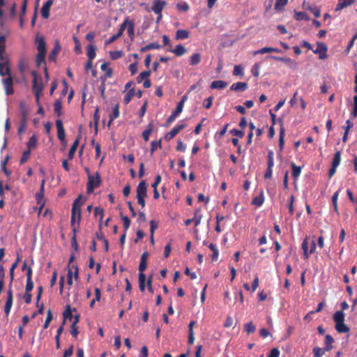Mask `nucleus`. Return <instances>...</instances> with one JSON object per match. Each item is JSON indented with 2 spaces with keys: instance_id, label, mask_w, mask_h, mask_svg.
Returning a JSON list of instances; mask_svg holds the SVG:
<instances>
[{
  "instance_id": "1",
  "label": "nucleus",
  "mask_w": 357,
  "mask_h": 357,
  "mask_svg": "<svg viewBox=\"0 0 357 357\" xmlns=\"http://www.w3.org/2000/svg\"><path fill=\"white\" fill-rule=\"evenodd\" d=\"M342 310L336 311L333 314V321L335 323V328L340 333H348L349 328L344 324L345 314L343 310L349 308L346 301L341 303Z\"/></svg>"
},
{
  "instance_id": "2",
  "label": "nucleus",
  "mask_w": 357,
  "mask_h": 357,
  "mask_svg": "<svg viewBox=\"0 0 357 357\" xmlns=\"http://www.w3.org/2000/svg\"><path fill=\"white\" fill-rule=\"evenodd\" d=\"M82 195H79L73 202L72 209H71V217H70V225L73 227L76 222V218H77V222H79L81 220V206L84 204L82 200Z\"/></svg>"
},
{
  "instance_id": "3",
  "label": "nucleus",
  "mask_w": 357,
  "mask_h": 357,
  "mask_svg": "<svg viewBox=\"0 0 357 357\" xmlns=\"http://www.w3.org/2000/svg\"><path fill=\"white\" fill-rule=\"evenodd\" d=\"M101 183V178L100 174L97 172L96 176L94 177L91 174L88 176V182L86 185V192L88 194H91L93 192L94 189L99 187Z\"/></svg>"
},
{
  "instance_id": "4",
  "label": "nucleus",
  "mask_w": 357,
  "mask_h": 357,
  "mask_svg": "<svg viewBox=\"0 0 357 357\" xmlns=\"http://www.w3.org/2000/svg\"><path fill=\"white\" fill-rule=\"evenodd\" d=\"M31 74L33 77V91H43L44 86L42 77L34 70H32Z\"/></svg>"
},
{
  "instance_id": "5",
  "label": "nucleus",
  "mask_w": 357,
  "mask_h": 357,
  "mask_svg": "<svg viewBox=\"0 0 357 357\" xmlns=\"http://www.w3.org/2000/svg\"><path fill=\"white\" fill-rule=\"evenodd\" d=\"M183 109V102H178L176 105V109L172 112L171 115L166 121L165 126L167 127L169 126L170 124L175 121L179 114L182 112Z\"/></svg>"
},
{
  "instance_id": "6",
  "label": "nucleus",
  "mask_w": 357,
  "mask_h": 357,
  "mask_svg": "<svg viewBox=\"0 0 357 357\" xmlns=\"http://www.w3.org/2000/svg\"><path fill=\"white\" fill-rule=\"evenodd\" d=\"M269 59H273L277 61H282L289 68L296 70L297 68V63L289 57H280L276 56H268Z\"/></svg>"
},
{
  "instance_id": "7",
  "label": "nucleus",
  "mask_w": 357,
  "mask_h": 357,
  "mask_svg": "<svg viewBox=\"0 0 357 357\" xmlns=\"http://www.w3.org/2000/svg\"><path fill=\"white\" fill-rule=\"evenodd\" d=\"M2 84L5 90V93L7 96L13 94V80L11 75L8 76L6 78L2 79Z\"/></svg>"
},
{
  "instance_id": "8",
  "label": "nucleus",
  "mask_w": 357,
  "mask_h": 357,
  "mask_svg": "<svg viewBox=\"0 0 357 357\" xmlns=\"http://www.w3.org/2000/svg\"><path fill=\"white\" fill-rule=\"evenodd\" d=\"M45 184V180L43 179L41 181V183H40V190L36 194V199L37 200V204L40 205L39 212L41 211L43 206H45V201L43 199Z\"/></svg>"
},
{
  "instance_id": "9",
  "label": "nucleus",
  "mask_w": 357,
  "mask_h": 357,
  "mask_svg": "<svg viewBox=\"0 0 357 357\" xmlns=\"http://www.w3.org/2000/svg\"><path fill=\"white\" fill-rule=\"evenodd\" d=\"M13 290L11 286L9 287V289L7 291V298L4 306V312L6 317H8L10 310L13 305Z\"/></svg>"
},
{
  "instance_id": "10",
  "label": "nucleus",
  "mask_w": 357,
  "mask_h": 357,
  "mask_svg": "<svg viewBox=\"0 0 357 357\" xmlns=\"http://www.w3.org/2000/svg\"><path fill=\"white\" fill-rule=\"evenodd\" d=\"M317 47L313 50L314 54H319V58L321 60L326 59L327 58L326 52L328 50V47L324 43L317 42Z\"/></svg>"
},
{
  "instance_id": "11",
  "label": "nucleus",
  "mask_w": 357,
  "mask_h": 357,
  "mask_svg": "<svg viewBox=\"0 0 357 357\" xmlns=\"http://www.w3.org/2000/svg\"><path fill=\"white\" fill-rule=\"evenodd\" d=\"M185 123H178L176 126H174L169 132H167L165 139L167 141H169L173 139L181 130H182L185 127Z\"/></svg>"
},
{
  "instance_id": "12",
  "label": "nucleus",
  "mask_w": 357,
  "mask_h": 357,
  "mask_svg": "<svg viewBox=\"0 0 357 357\" xmlns=\"http://www.w3.org/2000/svg\"><path fill=\"white\" fill-rule=\"evenodd\" d=\"M56 127L57 129L58 139L62 142L66 144V132L63 126V122L61 119L56 121Z\"/></svg>"
},
{
  "instance_id": "13",
  "label": "nucleus",
  "mask_w": 357,
  "mask_h": 357,
  "mask_svg": "<svg viewBox=\"0 0 357 357\" xmlns=\"http://www.w3.org/2000/svg\"><path fill=\"white\" fill-rule=\"evenodd\" d=\"M167 3L162 0H155L151 7V10L156 15H160Z\"/></svg>"
},
{
  "instance_id": "14",
  "label": "nucleus",
  "mask_w": 357,
  "mask_h": 357,
  "mask_svg": "<svg viewBox=\"0 0 357 357\" xmlns=\"http://www.w3.org/2000/svg\"><path fill=\"white\" fill-rule=\"evenodd\" d=\"M35 43L38 52H46V43L43 36L37 35Z\"/></svg>"
},
{
  "instance_id": "15",
  "label": "nucleus",
  "mask_w": 357,
  "mask_h": 357,
  "mask_svg": "<svg viewBox=\"0 0 357 357\" xmlns=\"http://www.w3.org/2000/svg\"><path fill=\"white\" fill-rule=\"evenodd\" d=\"M310 245V240L308 237H306L303 239L301 243V248L303 251V256L304 259L307 260L310 257V250H308Z\"/></svg>"
},
{
  "instance_id": "16",
  "label": "nucleus",
  "mask_w": 357,
  "mask_h": 357,
  "mask_svg": "<svg viewBox=\"0 0 357 357\" xmlns=\"http://www.w3.org/2000/svg\"><path fill=\"white\" fill-rule=\"evenodd\" d=\"M0 75L1 76H10L11 75L9 61L0 62Z\"/></svg>"
},
{
  "instance_id": "17",
  "label": "nucleus",
  "mask_w": 357,
  "mask_h": 357,
  "mask_svg": "<svg viewBox=\"0 0 357 357\" xmlns=\"http://www.w3.org/2000/svg\"><path fill=\"white\" fill-rule=\"evenodd\" d=\"M18 70L22 77L24 76V73L29 67V64L25 58L21 57L17 63Z\"/></svg>"
},
{
  "instance_id": "18",
  "label": "nucleus",
  "mask_w": 357,
  "mask_h": 357,
  "mask_svg": "<svg viewBox=\"0 0 357 357\" xmlns=\"http://www.w3.org/2000/svg\"><path fill=\"white\" fill-rule=\"evenodd\" d=\"M52 0H47L41 8V15L44 19H47L50 17V10L52 5Z\"/></svg>"
},
{
  "instance_id": "19",
  "label": "nucleus",
  "mask_w": 357,
  "mask_h": 357,
  "mask_svg": "<svg viewBox=\"0 0 357 357\" xmlns=\"http://www.w3.org/2000/svg\"><path fill=\"white\" fill-rule=\"evenodd\" d=\"M137 196H147V186L145 181H142L137 187Z\"/></svg>"
},
{
  "instance_id": "20",
  "label": "nucleus",
  "mask_w": 357,
  "mask_h": 357,
  "mask_svg": "<svg viewBox=\"0 0 357 357\" xmlns=\"http://www.w3.org/2000/svg\"><path fill=\"white\" fill-rule=\"evenodd\" d=\"M281 123L280 128V136H279V149L280 152H282L284 144V136H285V129L283 126V122L282 120L280 121Z\"/></svg>"
},
{
  "instance_id": "21",
  "label": "nucleus",
  "mask_w": 357,
  "mask_h": 357,
  "mask_svg": "<svg viewBox=\"0 0 357 357\" xmlns=\"http://www.w3.org/2000/svg\"><path fill=\"white\" fill-rule=\"evenodd\" d=\"M248 86L246 82H238L234 83L230 86V90L235 91H244L248 89Z\"/></svg>"
},
{
  "instance_id": "22",
  "label": "nucleus",
  "mask_w": 357,
  "mask_h": 357,
  "mask_svg": "<svg viewBox=\"0 0 357 357\" xmlns=\"http://www.w3.org/2000/svg\"><path fill=\"white\" fill-rule=\"evenodd\" d=\"M61 50V47L59 45V42L57 41L55 43V45L51 52L50 53L48 56V59L50 61H55L57 54H59V51Z\"/></svg>"
},
{
  "instance_id": "23",
  "label": "nucleus",
  "mask_w": 357,
  "mask_h": 357,
  "mask_svg": "<svg viewBox=\"0 0 357 357\" xmlns=\"http://www.w3.org/2000/svg\"><path fill=\"white\" fill-rule=\"evenodd\" d=\"M356 0H338V3L335 7V11H339L345 7L352 5Z\"/></svg>"
},
{
  "instance_id": "24",
  "label": "nucleus",
  "mask_w": 357,
  "mask_h": 357,
  "mask_svg": "<svg viewBox=\"0 0 357 357\" xmlns=\"http://www.w3.org/2000/svg\"><path fill=\"white\" fill-rule=\"evenodd\" d=\"M228 84L227 82L223 80H215L213 81L210 85L211 89H223L227 86Z\"/></svg>"
},
{
  "instance_id": "25",
  "label": "nucleus",
  "mask_w": 357,
  "mask_h": 357,
  "mask_svg": "<svg viewBox=\"0 0 357 357\" xmlns=\"http://www.w3.org/2000/svg\"><path fill=\"white\" fill-rule=\"evenodd\" d=\"M120 112H119V104H116L112 111V113L109 115V120L107 123V126L109 127L112 124V121L117 119L119 116Z\"/></svg>"
},
{
  "instance_id": "26",
  "label": "nucleus",
  "mask_w": 357,
  "mask_h": 357,
  "mask_svg": "<svg viewBox=\"0 0 357 357\" xmlns=\"http://www.w3.org/2000/svg\"><path fill=\"white\" fill-rule=\"evenodd\" d=\"M6 36L0 33V61L4 59L3 54L6 50Z\"/></svg>"
},
{
  "instance_id": "27",
  "label": "nucleus",
  "mask_w": 357,
  "mask_h": 357,
  "mask_svg": "<svg viewBox=\"0 0 357 357\" xmlns=\"http://www.w3.org/2000/svg\"><path fill=\"white\" fill-rule=\"evenodd\" d=\"M38 142V137L36 135H33L26 143L28 150L31 151L36 148Z\"/></svg>"
},
{
  "instance_id": "28",
  "label": "nucleus",
  "mask_w": 357,
  "mask_h": 357,
  "mask_svg": "<svg viewBox=\"0 0 357 357\" xmlns=\"http://www.w3.org/2000/svg\"><path fill=\"white\" fill-rule=\"evenodd\" d=\"M19 109L21 115V119L28 120L29 111L26 106V104L24 102H20Z\"/></svg>"
},
{
  "instance_id": "29",
  "label": "nucleus",
  "mask_w": 357,
  "mask_h": 357,
  "mask_svg": "<svg viewBox=\"0 0 357 357\" xmlns=\"http://www.w3.org/2000/svg\"><path fill=\"white\" fill-rule=\"evenodd\" d=\"M177 56H181L186 52V49L182 45H177L174 50H169Z\"/></svg>"
},
{
  "instance_id": "30",
  "label": "nucleus",
  "mask_w": 357,
  "mask_h": 357,
  "mask_svg": "<svg viewBox=\"0 0 357 357\" xmlns=\"http://www.w3.org/2000/svg\"><path fill=\"white\" fill-rule=\"evenodd\" d=\"M190 36V32L185 29H178L176 33V40L187 39Z\"/></svg>"
},
{
  "instance_id": "31",
  "label": "nucleus",
  "mask_w": 357,
  "mask_h": 357,
  "mask_svg": "<svg viewBox=\"0 0 357 357\" xmlns=\"http://www.w3.org/2000/svg\"><path fill=\"white\" fill-rule=\"evenodd\" d=\"M201 61V54L198 52L193 53L189 57V63L191 66H196Z\"/></svg>"
},
{
  "instance_id": "32",
  "label": "nucleus",
  "mask_w": 357,
  "mask_h": 357,
  "mask_svg": "<svg viewBox=\"0 0 357 357\" xmlns=\"http://www.w3.org/2000/svg\"><path fill=\"white\" fill-rule=\"evenodd\" d=\"M333 342H334L333 337L329 334L326 335L324 344H325V350L326 351H328L332 349V348H333L332 344Z\"/></svg>"
},
{
  "instance_id": "33",
  "label": "nucleus",
  "mask_w": 357,
  "mask_h": 357,
  "mask_svg": "<svg viewBox=\"0 0 357 357\" xmlns=\"http://www.w3.org/2000/svg\"><path fill=\"white\" fill-rule=\"evenodd\" d=\"M79 139L77 138L74 141L73 144H72V146H71V147H70V149L69 150L68 155V158L70 160H72L74 158L75 151H76V150H77V149L78 147V145H79Z\"/></svg>"
},
{
  "instance_id": "34",
  "label": "nucleus",
  "mask_w": 357,
  "mask_h": 357,
  "mask_svg": "<svg viewBox=\"0 0 357 357\" xmlns=\"http://www.w3.org/2000/svg\"><path fill=\"white\" fill-rule=\"evenodd\" d=\"M153 129V123H150L148 124L147 128L142 132V137L145 142H148L149 139V135L152 132Z\"/></svg>"
},
{
  "instance_id": "35",
  "label": "nucleus",
  "mask_w": 357,
  "mask_h": 357,
  "mask_svg": "<svg viewBox=\"0 0 357 357\" xmlns=\"http://www.w3.org/2000/svg\"><path fill=\"white\" fill-rule=\"evenodd\" d=\"M202 215L201 213V208H198L195 210L194 212V217H193V221L195 222V226H198L202 220Z\"/></svg>"
},
{
  "instance_id": "36",
  "label": "nucleus",
  "mask_w": 357,
  "mask_h": 357,
  "mask_svg": "<svg viewBox=\"0 0 357 357\" xmlns=\"http://www.w3.org/2000/svg\"><path fill=\"white\" fill-rule=\"evenodd\" d=\"M294 18L298 21L310 20V17L305 12L294 11Z\"/></svg>"
},
{
  "instance_id": "37",
  "label": "nucleus",
  "mask_w": 357,
  "mask_h": 357,
  "mask_svg": "<svg viewBox=\"0 0 357 357\" xmlns=\"http://www.w3.org/2000/svg\"><path fill=\"white\" fill-rule=\"evenodd\" d=\"M291 167L292 169V172H291L292 177L294 179H296L300 176V174L301 173V167L297 166V165H296L295 163L292 162L291 164Z\"/></svg>"
},
{
  "instance_id": "38",
  "label": "nucleus",
  "mask_w": 357,
  "mask_h": 357,
  "mask_svg": "<svg viewBox=\"0 0 357 357\" xmlns=\"http://www.w3.org/2000/svg\"><path fill=\"white\" fill-rule=\"evenodd\" d=\"M303 7L310 11H311L316 17L321 16V10L319 8L313 7L311 6H305V2H303Z\"/></svg>"
},
{
  "instance_id": "39",
  "label": "nucleus",
  "mask_w": 357,
  "mask_h": 357,
  "mask_svg": "<svg viewBox=\"0 0 357 357\" xmlns=\"http://www.w3.org/2000/svg\"><path fill=\"white\" fill-rule=\"evenodd\" d=\"M45 55L46 52H38L36 58V64L38 67H40L42 63H45Z\"/></svg>"
},
{
  "instance_id": "40",
  "label": "nucleus",
  "mask_w": 357,
  "mask_h": 357,
  "mask_svg": "<svg viewBox=\"0 0 357 357\" xmlns=\"http://www.w3.org/2000/svg\"><path fill=\"white\" fill-rule=\"evenodd\" d=\"M88 59L93 60L96 56V48L92 45H89L86 47Z\"/></svg>"
},
{
  "instance_id": "41",
  "label": "nucleus",
  "mask_w": 357,
  "mask_h": 357,
  "mask_svg": "<svg viewBox=\"0 0 357 357\" xmlns=\"http://www.w3.org/2000/svg\"><path fill=\"white\" fill-rule=\"evenodd\" d=\"M72 309L70 305H68L65 309V310L63 312V325L65 324V321L66 319H73V314H72Z\"/></svg>"
},
{
  "instance_id": "42",
  "label": "nucleus",
  "mask_w": 357,
  "mask_h": 357,
  "mask_svg": "<svg viewBox=\"0 0 357 357\" xmlns=\"http://www.w3.org/2000/svg\"><path fill=\"white\" fill-rule=\"evenodd\" d=\"M151 70H146L140 73L139 75L136 77V80L137 83H141L144 79H148L151 75Z\"/></svg>"
},
{
  "instance_id": "43",
  "label": "nucleus",
  "mask_w": 357,
  "mask_h": 357,
  "mask_svg": "<svg viewBox=\"0 0 357 357\" xmlns=\"http://www.w3.org/2000/svg\"><path fill=\"white\" fill-rule=\"evenodd\" d=\"M208 248L212 251L213 253L211 255L212 261H216L219 255L216 245L211 243L208 245Z\"/></svg>"
},
{
  "instance_id": "44",
  "label": "nucleus",
  "mask_w": 357,
  "mask_h": 357,
  "mask_svg": "<svg viewBox=\"0 0 357 357\" xmlns=\"http://www.w3.org/2000/svg\"><path fill=\"white\" fill-rule=\"evenodd\" d=\"M288 0H276L274 8L277 11L281 12L283 10L284 6L287 4Z\"/></svg>"
},
{
  "instance_id": "45",
  "label": "nucleus",
  "mask_w": 357,
  "mask_h": 357,
  "mask_svg": "<svg viewBox=\"0 0 357 357\" xmlns=\"http://www.w3.org/2000/svg\"><path fill=\"white\" fill-rule=\"evenodd\" d=\"M62 104L60 100H56L54 103V111L57 116L61 115Z\"/></svg>"
},
{
  "instance_id": "46",
  "label": "nucleus",
  "mask_w": 357,
  "mask_h": 357,
  "mask_svg": "<svg viewBox=\"0 0 357 357\" xmlns=\"http://www.w3.org/2000/svg\"><path fill=\"white\" fill-rule=\"evenodd\" d=\"M135 89L132 87L128 90V93L124 96L123 102L126 105L128 104L132 98L135 96Z\"/></svg>"
},
{
  "instance_id": "47",
  "label": "nucleus",
  "mask_w": 357,
  "mask_h": 357,
  "mask_svg": "<svg viewBox=\"0 0 357 357\" xmlns=\"http://www.w3.org/2000/svg\"><path fill=\"white\" fill-rule=\"evenodd\" d=\"M94 215L99 218L100 223L102 224V219L104 218V210L100 207L94 208Z\"/></svg>"
},
{
  "instance_id": "48",
  "label": "nucleus",
  "mask_w": 357,
  "mask_h": 357,
  "mask_svg": "<svg viewBox=\"0 0 357 357\" xmlns=\"http://www.w3.org/2000/svg\"><path fill=\"white\" fill-rule=\"evenodd\" d=\"M268 167L267 168H270L273 169V167L274 166V153L273 151H269L268 152Z\"/></svg>"
},
{
  "instance_id": "49",
  "label": "nucleus",
  "mask_w": 357,
  "mask_h": 357,
  "mask_svg": "<svg viewBox=\"0 0 357 357\" xmlns=\"http://www.w3.org/2000/svg\"><path fill=\"white\" fill-rule=\"evenodd\" d=\"M341 160V151H337L334 155L332 165L338 167Z\"/></svg>"
},
{
  "instance_id": "50",
  "label": "nucleus",
  "mask_w": 357,
  "mask_h": 357,
  "mask_svg": "<svg viewBox=\"0 0 357 357\" xmlns=\"http://www.w3.org/2000/svg\"><path fill=\"white\" fill-rule=\"evenodd\" d=\"M264 202V197L261 194L260 196L255 197L252 199V204L257 206H261Z\"/></svg>"
},
{
  "instance_id": "51",
  "label": "nucleus",
  "mask_w": 357,
  "mask_h": 357,
  "mask_svg": "<svg viewBox=\"0 0 357 357\" xmlns=\"http://www.w3.org/2000/svg\"><path fill=\"white\" fill-rule=\"evenodd\" d=\"M127 33L131 40L134 38L135 36V22H130L129 26L127 27Z\"/></svg>"
},
{
  "instance_id": "52",
  "label": "nucleus",
  "mask_w": 357,
  "mask_h": 357,
  "mask_svg": "<svg viewBox=\"0 0 357 357\" xmlns=\"http://www.w3.org/2000/svg\"><path fill=\"white\" fill-rule=\"evenodd\" d=\"M325 351H326L325 348L323 349L319 347H315L313 349L314 357H321L324 354Z\"/></svg>"
},
{
  "instance_id": "53",
  "label": "nucleus",
  "mask_w": 357,
  "mask_h": 357,
  "mask_svg": "<svg viewBox=\"0 0 357 357\" xmlns=\"http://www.w3.org/2000/svg\"><path fill=\"white\" fill-rule=\"evenodd\" d=\"M244 329L245 331L248 333V334H251V333H253L255 330H256V327L255 326L252 324V321L249 322V323H247L245 324L244 326Z\"/></svg>"
},
{
  "instance_id": "54",
  "label": "nucleus",
  "mask_w": 357,
  "mask_h": 357,
  "mask_svg": "<svg viewBox=\"0 0 357 357\" xmlns=\"http://www.w3.org/2000/svg\"><path fill=\"white\" fill-rule=\"evenodd\" d=\"M158 147L159 148L161 147V139L152 141L151 143V149H150L151 154V155L153 154L155 149Z\"/></svg>"
},
{
  "instance_id": "55",
  "label": "nucleus",
  "mask_w": 357,
  "mask_h": 357,
  "mask_svg": "<svg viewBox=\"0 0 357 357\" xmlns=\"http://www.w3.org/2000/svg\"><path fill=\"white\" fill-rule=\"evenodd\" d=\"M176 8L181 12H186L190 9V6L187 2L178 3Z\"/></svg>"
},
{
  "instance_id": "56",
  "label": "nucleus",
  "mask_w": 357,
  "mask_h": 357,
  "mask_svg": "<svg viewBox=\"0 0 357 357\" xmlns=\"http://www.w3.org/2000/svg\"><path fill=\"white\" fill-rule=\"evenodd\" d=\"M109 55L112 59L116 60L119 58H121L123 56V52L121 50L111 51L109 52Z\"/></svg>"
},
{
  "instance_id": "57",
  "label": "nucleus",
  "mask_w": 357,
  "mask_h": 357,
  "mask_svg": "<svg viewBox=\"0 0 357 357\" xmlns=\"http://www.w3.org/2000/svg\"><path fill=\"white\" fill-rule=\"evenodd\" d=\"M26 123H27V119H21L20 126H19L18 130H17V132H18L19 135H20L21 134H22L24 132L26 126Z\"/></svg>"
},
{
  "instance_id": "58",
  "label": "nucleus",
  "mask_w": 357,
  "mask_h": 357,
  "mask_svg": "<svg viewBox=\"0 0 357 357\" xmlns=\"http://www.w3.org/2000/svg\"><path fill=\"white\" fill-rule=\"evenodd\" d=\"M52 311L51 310H48L47 312V317H46V319H45V324L43 325V328L44 329H46L47 328V327L49 326V324L50 323V321L52 320Z\"/></svg>"
},
{
  "instance_id": "59",
  "label": "nucleus",
  "mask_w": 357,
  "mask_h": 357,
  "mask_svg": "<svg viewBox=\"0 0 357 357\" xmlns=\"http://www.w3.org/2000/svg\"><path fill=\"white\" fill-rule=\"evenodd\" d=\"M272 50H273L272 47H265L261 48L258 50H256L254 52V55L262 54H265V53H271V52H272Z\"/></svg>"
},
{
  "instance_id": "60",
  "label": "nucleus",
  "mask_w": 357,
  "mask_h": 357,
  "mask_svg": "<svg viewBox=\"0 0 357 357\" xmlns=\"http://www.w3.org/2000/svg\"><path fill=\"white\" fill-rule=\"evenodd\" d=\"M100 119L99 107H96L95 112L93 114V122L96 123V132L98 131V126Z\"/></svg>"
},
{
  "instance_id": "61",
  "label": "nucleus",
  "mask_w": 357,
  "mask_h": 357,
  "mask_svg": "<svg viewBox=\"0 0 357 357\" xmlns=\"http://www.w3.org/2000/svg\"><path fill=\"white\" fill-rule=\"evenodd\" d=\"M121 218L123 221V227H124V230L126 232V231L129 229L130 227V219L128 218V217L127 216H125V215H121Z\"/></svg>"
},
{
  "instance_id": "62",
  "label": "nucleus",
  "mask_w": 357,
  "mask_h": 357,
  "mask_svg": "<svg viewBox=\"0 0 357 357\" xmlns=\"http://www.w3.org/2000/svg\"><path fill=\"white\" fill-rule=\"evenodd\" d=\"M233 75L236 76H243V70L241 66H235L233 70Z\"/></svg>"
},
{
  "instance_id": "63",
  "label": "nucleus",
  "mask_w": 357,
  "mask_h": 357,
  "mask_svg": "<svg viewBox=\"0 0 357 357\" xmlns=\"http://www.w3.org/2000/svg\"><path fill=\"white\" fill-rule=\"evenodd\" d=\"M30 154H31V151H29L28 149L25 150L23 152L22 158L20 159V164H23V163L26 162L28 160V159L30 156Z\"/></svg>"
},
{
  "instance_id": "64",
  "label": "nucleus",
  "mask_w": 357,
  "mask_h": 357,
  "mask_svg": "<svg viewBox=\"0 0 357 357\" xmlns=\"http://www.w3.org/2000/svg\"><path fill=\"white\" fill-rule=\"evenodd\" d=\"M280 351L278 348H273L271 350L268 357H279Z\"/></svg>"
}]
</instances>
